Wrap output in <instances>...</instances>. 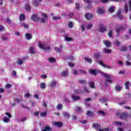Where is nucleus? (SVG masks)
Wrapping results in <instances>:
<instances>
[{"label":"nucleus","mask_w":131,"mask_h":131,"mask_svg":"<svg viewBox=\"0 0 131 131\" xmlns=\"http://www.w3.org/2000/svg\"><path fill=\"white\" fill-rule=\"evenodd\" d=\"M41 16L43 17V18L40 19L37 15H33L31 17V20L34 21V22H37V21H40L41 23H45L47 19H48V15H47V14L45 13H42Z\"/></svg>","instance_id":"obj_1"},{"label":"nucleus","mask_w":131,"mask_h":131,"mask_svg":"<svg viewBox=\"0 0 131 131\" xmlns=\"http://www.w3.org/2000/svg\"><path fill=\"white\" fill-rule=\"evenodd\" d=\"M100 73H101V75L105 77L106 81L107 82H109V83H112L113 82L112 80V76L109 74H106L105 73L101 72V71H99Z\"/></svg>","instance_id":"obj_2"},{"label":"nucleus","mask_w":131,"mask_h":131,"mask_svg":"<svg viewBox=\"0 0 131 131\" xmlns=\"http://www.w3.org/2000/svg\"><path fill=\"white\" fill-rule=\"evenodd\" d=\"M38 46L41 50H44V51H47V52L50 51V46L45 45L43 43L41 42L38 43Z\"/></svg>","instance_id":"obj_3"},{"label":"nucleus","mask_w":131,"mask_h":131,"mask_svg":"<svg viewBox=\"0 0 131 131\" xmlns=\"http://www.w3.org/2000/svg\"><path fill=\"white\" fill-rule=\"evenodd\" d=\"M93 127L95 128V129H96V130H98V131H108L109 130V129H108V128H105L104 129L100 128V125H99V124H93Z\"/></svg>","instance_id":"obj_4"},{"label":"nucleus","mask_w":131,"mask_h":131,"mask_svg":"<svg viewBox=\"0 0 131 131\" xmlns=\"http://www.w3.org/2000/svg\"><path fill=\"white\" fill-rule=\"evenodd\" d=\"M128 9L129 10H131V0L129 1V2L124 6V11L126 13L128 12Z\"/></svg>","instance_id":"obj_5"},{"label":"nucleus","mask_w":131,"mask_h":131,"mask_svg":"<svg viewBox=\"0 0 131 131\" xmlns=\"http://www.w3.org/2000/svg\"><path fill=\"white\" fill-rule=\"evenodd\" d=\"M116 115L118 116L119 115V117L121 118L122 119H124L126 118V117L127 116V113H123L122 114H119V112H117L116 113Z\"/></svg>","instance_id":"obj_6"},{"label":"nucleus","mask_w":131,"mask_h":131,"mask_svg":"<svg viewBox=\"0 0 131 131\" xmlns=\"http://www.w3.org/2000/svg\"><path fill=\"white\" fill-rule=\"evenodd\" d=\"M41 2V0H33L32 5L34 7H38V6Z\"/></svg>","instance_id":"obj_7"},{"label":"nucleus","mask_w":131,"mask_h":131,"mask_svg":"<svg viewBox=\"0 0 131 131\" xmlns=\"http://www.w3.org/2000/svg\"><path fill=\"white\" fill-rule=\"evenodd\" d=\"M106 27L103 26V25H100L99 26V32H105L106 31Z\"/></svg>","instance_id":"obj_8"},{"label":"nucleus","mask_w":131,"mask_h":131,"mask_svg":"<svg viewBox=\"0 0 131 131\" xmlns=\"http://www.w3.org/2000/svg\"><path fill=\"white\" fill-rule=\"evenodd\" d=\"M103 43L104 45H105L106 48H109V47L111 46V42H110V41H108V40H104L103 41Z\"/></svg>","instance_id":"obj_9"},{"label":"nucleus","mask_w":131,"mask_h":131,"mask_svg":"<svg viewBox=\"0 0 131 131\" xmlns=\"http://www.w3.org/2000/svg\"><path fill=\"white\" fill-rule=\"evenodd\" d=\"M84 16L87 20H91L93 18V14L91 13H86Z\"/></svg>","instance_id":"obj_10"},{"label":"nucleus","mask_w":131,"mask_h":131,"mask_svg":"<svg viewBox=\"0 0 131 131\" xmlns=\"http://www.w3.org/2000/svg\"><path fill=\"white\" fill-rule=\"evenodd\" d=\"M105 12V11L102 8H98L97 10V14H99V15H102V14H104Z\"/></svg>","instance_id":"obj_11"},{"label":"nucleus","mask_w":131,"mask_h":131,"mask_svg":"<svg viewBox=\"0 0 131 131\" xmlns=\"http://www.w3.org/2000/svg\"><path fill=\"white\" fill-rule=\"evenodd\" d=\"M98 63L101 65V66H103V67H104V68H108V69H110V68H111V67L109 66H107L106 64H104L103 63V61H99L98 62Z\"/></svg>","instance_id":"obj_12"},{"label":"nucleus","mask_w":131,"mask_h":131,"mask_svg":"<svg viewBox=\"0 0 131 131\" xmlns=\"http://www.w3.org/2000/svg\"><path fill=\"white\" fill-rule=\"evenodd\" d=\"M63 124L60 122H54L53 123V125H55V126H59V127L62 126Z\"/></svg>","instance_id":"obj_13"},{"label":"nucleus","mask_w":131,"mask_h":131,"mask_svg":"<svg viewBox=\"0 0 131 131\" xmlns=\"http://www.w3.org/2000/svg\"><path fill=\"white\" fill-rule=\"evenodd\" d=\"M56 84H57V81H52L49 84V86L51 88H55L56 86Z\"/></svg>","instance_id":"obj_14"},{"label":"nucleus","mask_w":131,"mask_h":131,"mask_svg":"<svg viewBox=\"0 0 131 131\" xmlns=\"http://www.w3.org/2000/svg\"><path fill=\"white\" fill-rule=\"evenodd\" d=\"M90 73L93 74V75H97V73H98V71H96L95 70H90Z\"/></svg>","instance_id":"obj_15"},{"label":"nucleus","mask_w":131,"mask_h":131,"mask_svg":"<svg viewBox=\"0 0 131 131\" xmlns=\"http://www.w3.org/2000/svg\"><path fill=\"white\" fill-rule=\"evenodd\" d=\"M25 9L26 10L29 11H30V10H31V7H30V5H29V4H27L25 6Z\"/></svg>","instance_id":"obj_16"},{"label":"nucleus","mask_w":131,"mask_h":131,"mask_svg":"<svg viewBox=\"0 0 131 131\" xmlns=\"http://www.w3.org/2000/svg\"><path fill=\"white\" fill-rule=\"evenodd\" d=\"M51 130V128L49 126H46L44 127L43 129H41V131H50Z\"/></svg>","instance_id":"obj_17"},{"label":"nucleus","mask_w":131,"mask_h":131,"mask_svg":"<svg viewBox=\"0 0 131 131\" xmlns=\"http://www.w3.org/2000/svg\"><path fill=\"white\" fill-rule=\"evenodd\" d=\"M83 1H84V2H85V3H86V5H88V8H89V9H90V8H91V3H90V2L91 1H90V0H83Z\"/></svg>","instance_id":"obj_18"},{"label":"nucleus","mask_w":131,"mask_h":131,"mask_svg":"<svg viewBox=\"0 0 131 131\" xmlns=\"http://www.w3.org/2000/svg\"><path fill=\"white\" fill-rule=\"evenodd\" d=\"M25 37H26V38H27L28 40L31 39V38L32 37V36H31V34H30L29 33L26 34Z\"/></svg>","instance_id":"obj_19"},{"label":"nucleus","mask_w":131,"mask_h":131,"mask_svg":"<svg viewBox=\"0 0 131 131\" xmlns=\"http://www.w3.org/2000/svg\"><path fill=\"white\" fill-rule=\"evenodd\" d=\"M93 24L92 23L89 24L86 26V30H90V29H92V28H93Z\"/></svg>","instance_id":"obj_20"},{"label":"nucleus","mask_w":131,"mask_h":131,"mask_svg":"<svg viewBox=\"0 0 131 131\" xmlns=\"http://www.w3.org/2000/svg\"><path fill=\"white\" fill-rule=\"evenodd\" d=\"M62 76H68V70H66L62 73Z\"/></svg>","instance_id":"obj_21"},{"label":"nucleus","mask_w":131,"mask_h":131,"mask_svg":"<svg viewBox=\"0 0 131 131\" xmlns=\"http://www.w3.org/2000/svg\"><path fill=\"white\" fill-rule=\"evenodd\" d=\"M29 52L31 54H34V53H35V49L33 47H31L30 48Z\"/></svg>","instance_id":"obj_22"},{"label":"nucleus","mask_w":131,"mask_h":131,"mask_svg":"<svg viewBox=\"0 0 131 131\" xmlns=\"http://www.w3.org/2000/svg\"><path fill=\"white\" fill-rule=\"evenodd\" d=\"M104 52L106 54H111V53H112V51H111V50L108 49H104Z\"/></svg>","instance_id":"obj_23"},{"label":"nucleus","mask_w":131,"mask_h":131,"mask_svg":"<svg viewBox=\"0 0 131 131\" xmlns=\"http://www.w3.org/2000/svg\"><path fill=\"white\" fill-rule=\"evenodd\" d=\"M72 98L74 100V101H76L77 100H79V96H76L74 95H73L72 96Z\"/></svg>","instance_id":"obj_24"},{"label":"nucleus","mask_w":131,"mask_h":131,"mask_svg":"<svg viewBox=\"0 0 131 131\" xmlns=\"http://www.w3.org/2000/svg\"><path fill=\"white\" fill-rule=\"evenodd\" d=\"M65 40H66V41H72V40H73V39L71 37H69L68 36H66Z\"/></svg>","instance_id":"obj_25"},{"label":"nucleus","mask_w":131,"mask_h":131,"mask_svg":"<svg viewBox=\"0 0 131 131\" xmlns=\"http://www.w3.org/2000/svg\"><path fill=\"white\" fill-rule=\"evenodd\" d=\"M48 60L51 63H54V62H56V60L53 57L49 58Z\"/></svg>","instance_id":"obj_26"},{"label":"nucleus","mask_w":131,"mask_h":131,"mask_svg":"<svg viewBox=\"0 0 131 131\" xmlns=\"http://www.w3.org/2000/svg\"><path fill=\"white\" fill-rule=\"evenodd\" d=\"M84 60L88 63H92V59L88 57H84Z\"/></svg>","instance_id":"obj_27"},{"label":"nucleus","mask_w":131,"mask_h":131,"mask_svg":"<svg viewBox=\"0 0 131 131\" xmlns=\"http://www.w3.org/2000/svg\"><path fill=\"white\" fill-rule=\"evenodd\" d=\"M19 19L20 21H22V20H24L25 19V15L23 14H21L19 16Z\"/></svg>","instance_id":"obj_28"},{"label":"nucleus","mask_w":131,"mask_h":131,"mask_svg":"<svg viewBox=\"0 0 131 131\" xmlns=\"http://www.w3.org/2000/svg\"><path fill=\"white\" fill-rule=\"evenodd\" d=\"M89 85L91 89H95V84L93 82H89Z\"/></svg>","instance_id":"obj_29"},{"label":"nucleus","mask_w":131,"mask_h":131,"mask_svg":"<svg viewBox=\"0 0 131 131\" xmlns=\"http://www.w3.org/2000/svg\"><path fill=\"white\" fill-rule=\"evenodd\" d=\"M63 107V105L61 104H58L56 108L57 109V110H61V109H62Z\"/></svg>","instance_id":"obj_30"},{"label":"nucleus","mask_w":131,"mask_h":131,"mask_svg":"<svg viewBox=\"0 0 131 131\" xmlns=\"http://www.w3.org/2000/svg\"><path fill=\"white\" fill-rule=\"evenodd\" d=\"M129 85V82L128 81H126L125 83V86L126 90H128V86Z\"/></svg>","instance_id":"obj_31"},{"label":"nucleus","mask_w":131,"mask_h":131,"mask_svg":"<svg viewBox=\"0 0 131 131\" xmlns=\"http://www.w3.org/2000/svg\"><path fill=\"white\" fill-rule=\"evenodd\" d=\"M40 87L41 88V89H46V84H45V83H41L40 84Z\"/></svg>","instance_id":"obj_32"},{"label":"nucleus","mask_w":131,"mask_h":131,"mask_svg":"<svg viewBox=\"0 0 131 131\" xmlns=\"http://www.w3.org/2000/svg\"><path fill=\"white\" fill-rule=\"evenodd\" d=\"M86 115H88L89 116H93V112L88 111L86 112Z\"/></svg>","instance_id":"obj_33"},{"label":"nucleus","mask_w":131,"mask_h":131,"mask_svg":"<svg viewBox=\"0 0 131 131\" xmlns=\"http://www.w3.org/2000/svg\"><path fill=\"white\" fill-rule=\"evenodd\" d=\"M109 12L111 13H113V12H114V7L112 6L110 7L108 9Z\"/></svg>","instance_id":"obj_34"},{"label":"nucleus","mask_w":131,"mask_h":131,"mask_svg":"<svg viewBox=\"0 0 131 131\" xmlns=\"http://www.w3.org/2000/svg\"><path fill=\"white\" fill-rule=\"evenodd\" d=\"M63 116H65V117H67V118H69V117H70V116L69 115V114L66 112L63 113Z\"/></svg>","instance_id":"obj_35"},{"label":"nucleus","mask_w":131,"mask_h":131,"mask_svg":"<svg viewBox=\"0 0 131 131\" xmlns=\"http://www.w3.org/2000/svg\"><path fill=\"white\" fill-rule=\"evenodd\" d=\"M3 120L5 122H9V121H10V119L7 118L6 117H4Z\"/></svg>","instance_id":"obj_36"},{"label":"nucleus","mask_w":131,"mask_h":131,"mask_svg":"<svg viewBox=\"0 0 131 131\" xmlns=\"http://www.w3.org/2000/svg\"><path fill=\"white\" fill-rule=\"evenodd\" d=\"M47 114H48V112L41 113L40 116H42V117L47 116Z\"/></svg>","instance_id":"obj_37"},{"label":"nucleus","mask_w":131,"mask_h":131,"mask_svg":"<svg viewBox=\"0 0 131 131\" xmlns=\"http://www.w3.org/2000/svg\"><path fill=\"white\" fill-rule=\"evenodd\" d=\"M116 91H121V87H120V86L119 85H117L116 86Z\"/></svg>","instance_id":"obj_38"},{"label":"nucleus","mask_w":131,"mask_h":131,"mask_svg":"<svg viewBox=\"0 0 131 131\" xmlns=\"http://www.w3.org/2000/svg\"><path fill=\"white\" fill-rule=\"evenodd\" d=\"M98 113L100 114V115H105V113L102 111H98Z\"/></svg>","instance_id":"obj_39"},{"label":"nucleus","mask_w":131,"mask_h":131,"mask_svg":"<svg viewBox=\"0 0 131 131\" xmlns=\"http://www.w3.org/2000/svg\"><path fill=\"white\" fill-rule=\"evenodd\" d=\"M113 33V32L112 31H110L108 33V36H109V37H112Z\"/></svg>","instance_id":"obj_40"},{"label":"nucleus","mask_w":131,"mask_h":131,"mask_svg":"<svg viewBox=\"0 0 131 131\" xmlns=\"http://www.w3.org/2000/svg\"><path fill=\"white\" fill-rule=\"evenodd\" d=\"M115 124H116V125H117L118 126H120V125L122 124V123L120 122H115Z\"/></svg>","instance_id":"obj_41"},{"label":"nucleus","mask_w":131,"mask_h":131,"mask_svg":"<svg viewBox=\"0 0 131 131\" xmlns=\"http://www.w3.org/2000/svg\"><path fill=\"white\" fill-rule=\"evenodd\" d=\"M75 8L76 10H78L79 8H80V6L79 5V4L76 3Z\"/></svg>","instance_id":"obj_42"},{"label":"nucleus","mask_w":131,"mask_h":131,"mask_svg":"<svg viewBox=\"0 0 131 131\" xmlns=\"http://www.w3.org/2000/svg\"><path fill=\"white\" fill-rule=\"evenodd\" d=\"M2 40H4V41H6V40H8V37H7V36H3L2 37Z\"/></svg>","instance_id":"obj_43"},{"label":"nucleus","mask_w":131,"mask_h":131,"mask_svg":"<svg viewBox=\"0 0 131 131\" xmlns=\"http://www.w3.org/2000/svg\"><path fill=\"white\" fill-rule=\"evenodd\" d=\"M81 28L82 29V31H84V29H85V26L84 25H82L81 26Z\"/></svg>","instance_id":"obj_44"},{"label":"nucleus","mask_w":131,"mask_h":131,"mask_svg":"<svg viewBox=\"0 0 131 131\" xmlns=\"http://www.w3.org/2000/svg\"><path fill=\"white\" fill-rule=\"evenodd\" d=\"M54 50L56 51V52H57V53H61V50L58 48H55Z\"/></svg>","instance_id":"obj_45"},{"label":"nucleus","mask_w":131,"mask_h":131,"mask_svg":"<svg viewBox=\"0 0 131 131\" xmlns=\"http://www.w3.org/2000/svg\"><path fill=\"white\" fill-rule=\"evenodd\" d=\"M68 25H69V27H70V28H72V27H73V24H72V23H71V22H70L68 24Z\"/></svg>","instance_id":"obj_46"},{"label":"nucleus","mask_w":131,"mask_h":131,"mask_svg":"<svg viewBox=\"0 0 131 131\" xmlns=\"http://www.w3.org/2000/svg\"><path fill=\"white\" fill-rule=\"evenodd\" d=\"M23 63V61H22V60H21V59L18 60V64L19 65H22Z\"/></svg>","instance_id":"obj_47"},{"label":"nucleus","mask_w":131,"mask_h":131,"mask_svg":"<svg viewBox=\"0 0 131 131\" xmlns=\"http://www.w3.org/2000/svg\"><path fill=\"white\" fill-rule=\"evenodd\" d=\"M100 53H95V58H99V57H100Z\"/></svg>","instance_id":"obj_48"},{"label":"nucleus","mask_w":131,"mask_h":131,"mask_svg":"<svg viewBox=\"0 0 131 131\" xmlns=\"http://www.w3.org/2000/svg\"><path fill=\"white\" fill-rule=\"evenodd\" d=\"M68 66H70V67H73V66H74V63L72 62H69Z\"/></svg>","instance_id":"obj_49"},{"label":"nucleus","mask_w":131,"mask_h":131,"mask_svg":"<svg viewBox=\"0 0 131 131\" xmlns=\"http://www.w3.org/2000/svg\"><path fill=\"white\" fill-rule=\"evenodd\" d=\"M75 94H81V92H80V91L78 90H76L74 91Z\"/></svg>","instance_id":"obj_50"},{"label":"nucleus","mask_w":131,"mask_h":131,"mask_svg":"<svg viewBox=\"0 0 131 131\" xmlns=\"http://www.w3.org/2000/svg\"><path fill=\"white\" fill-rule=\"evenodd\" d=\"M77 112H78V113H79V112H80V111H81V108H80V107H78L76 109Z\"/></svg>","instance_id":"obj_51"},{"label":"nucleus","mask_w":131,"mask_h":131,"mask_svg":"<svg viewBox=\"0 0 131 131\" xmlns=\"http://www.w3.org/2000/svg\"><path fill=\"white\" fill-rule=\"evenodd\" d=\"M126 50H127V48L125 47H122L121 49V51H126Z\"/></svg>","instance_id":"obj_52"},{"label":"nucleus","mask_w":131,"mask_h":131,"mask_svg":"<svg viewBox=\"0 0 131 131\" xmlns=\"http://www.w3.org/2000/svg\"><path fill=\"white\" fill-rule=\"evenodd\" d=\"M114 43L118 47V46H119V42L117 40L115 41H114Z\"/></svg>","instance_id":"obj_53"},{"label":"nucleus","mask_w":131,"mask_h":131,"mask_svg":"<svg viewBox=\"0 0 131 131\" xmlns=\"http://www.w3.org/2000/svg\"><path fill=\"white\" fill-rule=\"evenodd\" d=\"M73 74L74 75H77V74H78V72L75 70H74Z\"/></svg>","instance_id":"obj_54"},{"label":"nucleus","mask_w":131,"mask_h":131,"mask_svg":"<svg viewBox=\"0 0 131 131\" xmlns=\"http://www.w3.org/2000/svg\"><path fill=\"white\" fill-rule=\"evenodd\" d=\"M33 114L35 116H38V114H39V113H38V112H35L33 113Z\"/></svg>","instance_id":"obj_55"},{"label":"nucleus","mask_w":131,"mask_h":131,"mask_svg":"<svg viewBox=\"0 0 131 131\" xmlns=\"http://www.w3.org/2000/svg\"><path fill=\"white\" fill-rule=\"evenodd\" d=\"M53 20H59L60 19V17L58 16H54L53 17Z\"/></svg>","instance_id":"obj_56"},{"label":"nucleus","mask_w":131,"mask_h":131,"mask_svg":"<svg viewBox=\"0 0 131 131\" xmlns=\"http://www.w3.org/2000/svg\"><path fill=\"white\" fill-rule=\"evenodd\" d=\"M11 86H12V85H11L10 84H8L6 85V89H10L11 88Z\"/></svg>","instance_id":"obj_57"},{"label":"nucleus","mask_w":131,"mask_h":131,"mask_svg":"<svg viewBox=\"0 0 131 131\" xmlns=\"http://www.w3.org/2000/svg\"><path fill=\"white\" fill-rule=\"evenodd\" d=\"M22 26L24 27V28H27L28 27V25L25 24H23Z\"/></svg>","instance_id":"obj_58"},{"label":"nucleus","mask_w":131,"mask_h":131,"mask_svg":"<svg viewBox=\"0 0 131 131\" xmlns=\"http://www.w3.org/2000/svg\"><path fill=\"white\" fill-rule=\"evenodd\" d=\"M121 11H122V10L121 9H119L118 12H117V14L118 15H120V14L121 13Z\"/></svg>","instance_id":"obj_59"},{"label":"nucleus","mask_w":131,"mask_h":131,"mask_svg":"<svg viewBox=\"0 0 131 131\" xmlns=\"http://www.w3.org/2000/svg\"><path fill=\"white\" fill-rule=\"evenodd\" d=\"M84 91L85 92V93H90V91L89 90H88V89H86V88H84Z\"/></svg>","instance_id":"obj_60"},{"label":"nucleus","mask_w":131,"mask_h":131,"mask_svg":"<svg viewBox=\"0 0 131 131\" xmlns=\"http://www.w3.org/2000/svg\"><path fill=\"white\" fill-rule=\"evenodd\" d=\"M126 64L127 66H130V65H131L130 62H129V61H126Z\"/></svg>","instance_id":"obj_61"},{"label":"nucleus","mask_w":131,"mask_h":131,"mask_svg":"<svg viewBox=\"0 0 131 131\" xmlns=\"http://www.w3.org/2000/svg\"><path fill=\"white\" fill-rule=\"evenodd\" d=\"M41 78H47V75H42L41 76Z\"/></svg>","instance_id":"obj_62"},{"label":"nucleus","mask_w":131,"mask_h":131,"mask_svg":"<svg viewBox=\"0 0 131 131\" xmlns=\"http://www.w3.org/2000/svg\"><path fill=\"white\" fill-rule=\"evenodd\" d=\"M118 131H123V128H122L121 127H119V128H118Z\"/></svg>","instance_id":"obj_63"},{"label":"nucleus","mask_w":131,"mask_h":131,"mask_svg":"<svg viewBox=\"0 0 131 131\" xmlns=\"http://www.w3.org/2000/svg\"><path fill=\"white\" fill-rule=\"evenodd\" d=\"M100 102H106V99H104V98H102L100 100Z\"/></svg>","instance_id":"obj_64"}]
</instances>
